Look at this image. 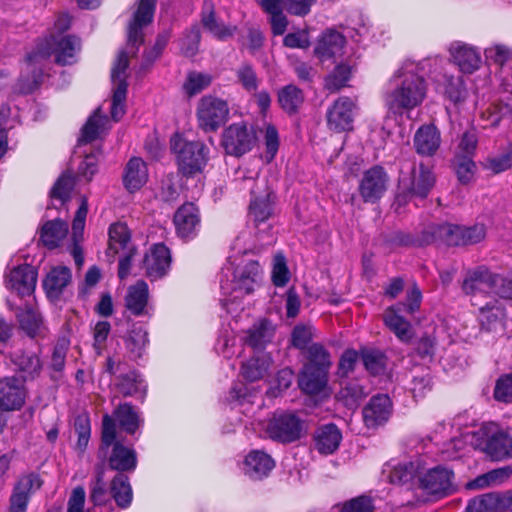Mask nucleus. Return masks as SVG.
Returning <instances> with one entry per match:
<instances>
[{
    "mask_svg": "<svg viewBox=\"0 0 512 512\" xmlns=\"http://www.w3.org/2000/svg\"><path fill=\"white\" fill-rule=\"evenodd\" d=\"M250 181L253 182V186L251 188L249 216L255 223L258 232L251 245H243L246 236H249L248 233L240 234L234 245L239 248L238 253L243 255L267 254L270 247L275 243V237L272 233H266V227L261 229L260 225H266V222L273 217L276 208V194L265 177H257L256 179H250Z\"/></svg>",
    "mask_w": 512,
    "mask_h": 512,
    "instance_id": "f257e3e1",
    "label": "nucleus"
},
{
    "mask_svg": "<svg viewBox=\"0 0 512 512\" xmlns=\"http://www.w3.org/2000/svg\"><path fill=\"white\" fill-rule=\"evenodd\" d=\"M486 232V226L482 223L471 226L442 223L428 226L417 237L397 232L393 241L400 246L412 247H421L436 242L447 246H467L481 242L486 237Z\"/></svg>",
    "mask_w": 512,
    "mask_h": 512,
    "instance_id": "f03ea898",
    "label": "nucleus"
},
{
    "mask_svg": "<svg viewBox=\"0 0 512 512\" xmlns=\"http://www.w3.org/2000/svg\"><path fill=\"white\" fill-rule=\"evenodd\" d=\"M416 62L406 60L395 72L385 103L395 114H402L419 106L426 97V83L423 76L416 73Z\"/></svg>",
    "mask_w": 512,
    "mask_h": 512,
    "instance_id": "7ed1b4c3",
    "label": "nucleus"
},
{
    "mask_svg": "<svg viewBox=\"0 0 512 512\" xmlns=\"http://www.w3.org/2000/svg\"><path fill=\"white\" fill-rule=\"evenodd\" d=\"M80 39L72 36H56L51 34L42 40L26 57V63L32 73V83L37 86L43 78V62L52 55L59 65H71L76 62V53L80 50Z\"/></svg>",
    "mask_w": 512,
    "mask_h": 512,
    "instance_id": "20e7f679",
    "label": "nucleus"
},
{
    "mask_svg": "<svg viewBox=\"0 0 512 512\" xmlns=\"http://www.w3.org/2000/svg\"><path fill=\"white\" fill-rule=\"evenodd\" d=\"M97 458L102 465L107 461L111 470L119 473L132 472L137 467V454L132 448L123 445L117 438L115 423L109 414L102 417L101 442Z\"/></svg>",
    "mask_w": 512,
    "mask_h": 512,
    "instance_id": "39448f33",
    "label": "nucleus"
},
{
    "mask_svg": "<svg viewBox=\"0 0 512 512\" xmlns=\"http://www.w3.org/2000/svg\"><path fill=\"white\" fill-rule=\"evenodd\" d=\"M421 303L422 292L414 284L407 291L405 301L397 302L385 310L383 321L401 342L409 343L413 337L412 325L403 314L414 315L420 310Z\"/></svg>",
    "mask_w": 512,
    "mask_h": 512,
    "instance_id": "423d86ee",
    "label": "nucleus"
},
{
    "mask_svg": "<svg viewBox=\"0 0 512 512\" xmlns=\"http://www.w3.org/2000/svg\"><path fill=\"white\" fill-rule=\"evenodd\" d=\"M170 148L176 156L178 171L185 177L201 173L209 160V148L201 141H188L175 134Z\"/></svg>",
    "mask_w": 512,
    "mask_h": 512,
    "instance_id": "0eeeda50",
    "label": "nucleus"
},
{
    "mask_svg": "<svg viewBox=\"0 0 512 512\" xmlns=\"http://www.w3.org/2000/svg\"><path fill=\"white\" fill-rule=\"evenodd\" d=\"M305 421L296 413L277 411L268 421L266 432L273 441L290 444L301 439L306 433Z\"/></svg>",
    "mask_w": 512,
    "mask_h": 512,
    "instance_id": "6e6552de",
    "label": "nucleus"
},
{
    "mask_svg": "<svg viewBox=\"0 0 512 512\" xmlns=\"http://www.w3.org/2000/svg\"><path fill=\"white\" fill-rule=\"evenodd\" d=\"M478 446L492 460L512 458V436L495 423H488L480 428Z\"/></svg>",
    "mask_w": 512,
    "mask_h": 512,
    "instance_id": "1a4fd4ad",
    "label": "nucleus"
},
{
    "mask_svg": "<svg viewBox=\"0 0 512 512\" xmlns=\"http://www.w3.org/2000/svg\"><path fill=\"white\" fill-rule=\"evenodd\" d=\"M435 184V175L424 164H420L417 168L413 165L409 177H402L400 180V188L402 193L397 195L399 203H406L412 197L424 199L427 197Z\"/></svg>",
    "mask_w": 512,
    "mask_h": 512,
    "instance_id": "9d476101",
    "label": "nucleus"
},
{
    "mask_svg": "<svg viewBox=\"0 0 512 512\" xmlns=\"http://www.w3.org/2000/svg\"><path fill=\"white\" fill-rule=\"evenodd\" d=\"M155 4L153 0H141L139 6L134 13L133 20L129 23L127 30L126 51L128 58L134 56L139 47L144 43L143 28L152 22Z\"/></svg>",
    "mask_w": 512,
    "mask_h": 512,
    "instance_id": "9b49d317",
    "label": "nucleus"
},
{
    "mask_svg": "<svg viewBox=\"0 0 512 512\" xmlns=\"http://www.w3.org/2000/svg\"><path fill=\"white\" fill-rule=\"evenodd\" d=\"M229 116V108L226 101L213 97L204 96L197 108L199 126L206 132L216 131L222 126Z\"/></svg>",
    "mask_w": 512,
    "mask_h": 512,
    "instance_id": "f8f14e48",
    "label": "nucleus"
},
{
    "mask_svg": "<svg viewBox=\"0 0 512 512\" xmlns=\"http://www.w3.org/2000/svg\"><path fill=\"white\" fill-rule=\"evenodd\" d=\"M128 66L129 61L127 52L119 51L116 62L111 71V79L114 84L111 116L115 121L120 120L125 113L124 103L128 87L126 82V70Z\"/></svg>",
    "mask_w": 512,
    "mask_h": 512,
    "instance_id": "ddd939ff",
    "label": "nucleus"
},
{
    "mask_svg": "<svg viewBox=\"0 0 512 512\" xmlns=\"http://www.w3.org/2000/svg\"><path fill=\"white\" fill-rule=\"evenodd\" d=\"M256 143V134L244 123L227 127L222 136V145L227 154L240 157L249 152Z\"/></svg>",
    "mask_w": 512,
    "mask_h": 512,
    "instance_id": "4468645a",
    "label": "nucleus"
},
{
    "mask_svg": "<svg viewBox=\"0 0 512 512\" xmlns=\"http://www.w3.org/2000/svg\"><path fill=\"white\" fill-rule=\"evenodd\" d=\"M388 175L380 166L367 170L359 183V193L366 203L377 202L386 192Z\"/></svg>",
    "mask_w": 512,
    "mask_h": 512,
    "instance_id": "2eb2a0df",
    "label": "nucleus"
},
{
    "mask_svg": "<svg viewBox=\"0 0 512 512\" xmlns=\"http://www.w3.org/2000/svg\"><path fill=\"white\" fill-rule=\"evenodd\" d=\"M392 410L393 404L387 394L372 396L362 411L365 426L368 429H377L383 426L388 422Z\"/></svg>",
    "mask_w": 512,
    "mask_h": 512,
    "instance_id": "dca6fc26",
    "label": "nucleus"
},
{
    "mask_svg": "<svg viewBox=\"0 0 512 512\" xmlns=\"http://www.w3.org/2000/svg\"><path fill=\"white\" fill-rule=\"evenodd\" d=\"M233 269V280L247 294L254 291V285L261 281L262 270L258 261L253 259L234 258L228 261Z\"/></svg>",
    "mask_w": 512,
    "mask_h": 512,
    "instance_id": "f3484780",
    "label": "nucleus"
},
{
    "mask_svg": "<svg viewBox=\"0 0 512 512\" xmlns=\"http://www.w3.org/2000/svg\"><path fill=\"white\" fill-rule=\"evenodd\" d=\"M200 22L203 28L219 41L232 38L237 31V26L227 25L217 17L213 0H203Z\"/></svg>",
    "mask_w": 512,
    "mask_h": 512,
    "instance_id": "a211bd4d",
    "label": "nucleus"
},
{
    "mask_svg": "<svg viewBox=\"0 0 512 512\" xmlns=\"http://www.w3.org/2000/svg\"><path fill=\"white\" fill-rule=\"evenodd\" d=\"M355 102L346 96H341L327 110V123L331 130L341 132L350 130L354 119Z\"/></svg>",
    "mask_w": 512,
    "mask_h": 512,
    "instance_id": "6ab92c4d",
    "label": "nucleus"
},
{
    "mask_svg": "<svg viewBox=\"0 0 512 512\" xmlns=\"http://www.w3.org/2000/svg\"><path fill=\"white\" fill-rule=\"evenodd\" d=\"M453 477L452 470L438 466L428 470L419 481L427 493L443 497L453 492Z\"/></svg>",
    "mask_w": 512,
    "mask_h": 512,
    "instance_id": "aec40b11",
    "label": "nucleus"
},
{
    "mask_svg": "<svg viewBox=\"0 0 512 512\" xmlns=\"http://www.w3.org/2000/svg\"><path fill=\"white\" fill-rule=\"evenodd\" d=\"M41 485L42 481L37 474L30 473L21 477L14 486L10 497L9 512H26L31 493L39 489Z\"/></svg>",
    "mask_w": 512,
    "mask_h": 512,
    "instance_id": "412c9836",
    "label": "nucleus"
},
{
    "mask_svg": "<svg viewBox=\"0 0 512 512\" xmlns=\"http://www.w3.org/2000/svg\"><path fill=\"white\" fill-rule=\"evenodd\" d=\"M449 52L454 63L463 73L471 74L480 68L481 53L478 48L461 41H455L450 44Z\"/></svg>",
    "mask_w": 512,
    "mask_h": 512,
    "instance_id": "4be33fe9",
    "label": "nucleus"
},
{
    "mask_svg": "<svg viewBox=\"0 0 512 512\" xmlns=\"http://www.w3.org/2000/svg\"><path fill=\"white\" fill-rule=\"evenodd\" d=\"M176 232L181 238H193L200 230L199 209L193 203H184L174 215Z\"/></svg>",
    "mask_w": 512,
    "mask_h": 512,
    "instance_id": "5701e85b",
    "label": "nucleus"
},
{
    "mask_svg": "<svg viewBox=\"0 0 512 512\" xmlns=\"http://www.w3.org/2000/svg\"><path fill=\"white\" fill-rule=\"evenodd\" d=\"M108 250L117 256H134L136 249L131 241V232L123 222L110 225L108 230Z\"/></svg>",
    "mask_w": 512,
    "mask_h": 512,
    "instance_id": "b1692460",
    "label": "nucleus"
},
{
    "mask_svg": "<svg viewBox=\"0 0 512 512\" xmlns=\"http://www.w3.org/2000/svg\"><path fill=\"white\" fill-rule=\"evenodd\" d=\"M16 376L0 380V407L6 411L20 409L25 401V391Z\"/></svg>",
    "mask_w": 512,
    "mask_h": 512,
    "instance_id": "393cba45",
    "label": "nucleus"
},
{
    "mask_svg": "<svg viewBox=\"0 0 512 512\" xmlns=\"http://www.w3.org/2000/svg\"><path fill=\"white\" fill-rule=\"evenodd\" d=\"M345 43V37L341 33L335 30H327L318 39L314 54L321 62H325L341 56Z\"/></svg>",
    "mask_w": 512,
    "mask_h": 512,
    "instance_id": "a878e982",
    "label": "nucleus"
},
{
    "mask_svg": "<svg viewBox=\"0 0 512 512\" xmlns=\"http://www.w3.org/2000/svg\"><path fill=\"white\" fill-rule=\"evenodd\" d=\"M413 143L419 155L433 156L441 144L440 131L434 124H424L415 132Z\"/></svg>",
    "mask_w": 512,
    "mask_h": 512,
    "instance_id": "bb28decb",
    "label": "nucleus"
},
{
    "mask_svg": "<svg viewBox=\"0 0 512 512\" xmlns=\"http://www.w3.org/2000/svg\"><path fill=\"white\" fill-rule=\"evenodd\" d=\"M275 467L273 458L262 450H252L244 461V471L253 480L267 477Z\"/></svg>",
    "mask_w": 512,
    "mask_h": 512,
    "instance_id": "cd10ccee",
    "label": "nucleus"
},
{
    "mask_svg": "<svg viewBox=\"0 0 512 512\" xmlns=\"http://www.w3.org/2000/svg\"><path fill=\"white\" fill-rule=\"evenodd\" d=\"M36 281L37 271L32 265H19L10 273V286L20 296H30L34 292Z\"/></svg>",
    "mask_w": 512,
    "mask_h": 512,
    "instance_id": "c85d7f7f",
    "label": "nucleus"
},
{
    "mask_svg": "<svg viewBox=\"0 0 512 512\" xmlns=\"http://www.w3.org/2000/svg\"><path fill=\"white\" fill-rule=\"evenodd\" d=\"M72 273L68 267L52 268L43 281V287L49 299L58 300L64 289L71 283Z\"/></svg>",
    "mask_w": 512,
    "mask_h": 512,
    "instance_id": "c756f323",
    "label": "nucleus"
},
{
    "mask_svg": "<svg viewBox=\"0 0 512 512\" xmlns=\"http://www.w3.org/2000/svg\"><path fill=\"white\" fill-rule=\"evenodd\" d=\"M11 361L21 373L23 382L32 381L40 375L42 363L39 356L33 352L23 350L11 354Z\"/></svg>",
    "mask_w": 512,
    "mask_h": 512,
    "instance_id": "7c9ffc66",
    "label": "nucleus"
},
{
    "mask_svg": "<svg viewBox=\"0 0 512 512\" xmlns=\"http://www.w3.org/2000/svg\"><path fill=\"white\" fill-rule=\"evenodd\" d=\"M88 213V203L85 197L81 198L80 206L78 207L75 217L72 222V233L68 252L71 256H83L84 250L82 242L84 239V227Z\"/></svg>",
    "mask_w": 512,
    "mask_h": 512,
    "instance_id": "2f4dec72",
    "label": "nucleus"
},
{
    "mask_svg": "<svg viewBox=\"0 0 512 512\" xmlns=\"http://www.w3.org/2000/svg\"><path fill=\"white\" fill-rule=\"evenodd\" d=\"M328 371L314 366H303L298 379L300 389L309 395L320 393L327 384Z\"/></svg>",
    "mask_w": 512,
    "mask_h": 512,
    "instance_id": "473e14b6",
    "label": "nucleus"
},
{
    "mask_svg": "<svg viewBox=\"0 0 512 512\" xmlns=\"http://www.w3.org/2000/svg\"><path fill=\"white\" fill-rule=\"evenodd\" d=\"M109 416L113 418L116 428L118 424L129 435L135 434L143 424V419L130 403L119 404Z\"/></svg>",
    "mask_w": 512,
    "mask_h": 512,
    "instance_id": "72a5a7b5",
    "label": "nucleus"
},
{
    "mask_svg": "<svg viewBox=\"0 0 512 512\" xmlns=\"http://www.w3.org/2000/svg\"><path fill=\"white\" fill-rule=\"evenodd\" d=\"M148 285L145 281L139 280L136 284L130 286L125 296V306L134 316H144L147 314L148 305Z\"/></svg>",
    "mask_w": 512,
    "mask_h": 512,
    "instance_id": "f704fd0d",
    "label": "nucleus"
},
{
    "mask_svg": "<svg viewBox=\"0 0 512 512\" xmlns=\"http://www.w3.org/2000/svg\"><path fill=\"white\" fill-rule=\"evenodd\" d=\"M148 180L146 163L139 157L131 158L125 167L123 184L129 192L139 190Z\"/></svg>",
    "mask_w": 512,
    "mask_h": 512,
    "instance_id": "c9c22d12",
    "label": "nucleus"
},
{
    "mask_svg": "<svg viewBox=\"0 0 512 512\" xmlns=\"http://www.w3.org/2000/svg\"><path fill=\"white\" fill-rule=\"evenodd\" d=\"M495 273L491 272L485 266H479L466 272L462 282V290L465 294H474L482 287L491 289L495 279Z\"/></svg>",
    "mask_w": 512,
    "mask_h": 512,
    "instance_id": "e433bc0d",
    "label": "nucleus"
},
{
    "mask_svg": "<svg viewBox=\"0 0 512 512\" xmlns=\"http://www.w3.org/2000/svg\"><path fill=\"white\" fill-rule=\"evenodd\" d=\"M342 434L338 427L333 424H326L319 427L315 434V446L321 454H332L341 442Z\"/></svg>",
    "mask_w": 512,
    "mask_h": 512,
    "instance_id": "4c0bfd02",
    "label": "nucleus"
},
{
    "mask_svg": "<svg viewBox=\"0 0 512 512\" xmlns=\"http://www.w3.org/2000/svg\"><path fill=\"white\" fill-rule=\"evenodd\" d=\"M274 336L272 324L267 319L254 323L247 331L244 338L246 345L254 350H263Z\"/></svg>",
    "mask_w": 512,
    "mask_h": 512,
    "instance_id": "58836bf2",
    "label": "nucleus"
},
{
    "mask_svg": "<svg viewBox=\"0 0 512 512\" xmlns=\"http://www.w3.org/2000/svg\"><path fill=\"white\" fill-rule=\"evenodd\" d=\"M261 9L270 16L271 29L274 35H283L288 26L284 14L283 0H255Z\"/></svg>",
    "mask_w": 512,
    "mask_h": 512,
    "instance_id": "ea45409f",
    "label": "nucleus"
},
{
    "mask_svg": "<svg viewBox=\"0 0 512 512\" xmlns=\"http://www.w3.org/2000/svg\"><path fill=\"white\" fill-rule=\"evenodd\" d=\"M16 317L21 329L31 338L43 335L44 324L40 313L30 305L17 308Z\"/></svg>",
    "mask_w": 512,
    "mask_h": 512,
    "instance_id": "a19ab883",
    "label": "nucleus"
},
{
    "mask_svg": "<svg viewBox=\"0 0 512 512\" xmlns=\"http://www.w3.org/2000/svg\"><path fill=\"white\" fill-rule=\"evenodd\" d=\"M304 99V92L294 84L285 85L277 92V102L280 108L290 116L298 113Z\"/></svg>",
    "mask_w": 512,
    "mask_h": 512,
    "instance_id": "79ce46f5",
    "label": "nucleus"
},
{
    "mask_svg": "<svg viewBox=\"0 0 512 512\" xmlns=\"http://www.w3.org/2000/svg\"><path fill=\"white\" fill-rule=\"evenodd\" d=\"M68 234V224L61 219L47 221L41 229L40 240L48 249H54Z\"/></svg>",
    "mask_w": 512,
    "mask_h": 512,
    "instance_id": "37998d69",
    "label": "nucleus"
},
{
    "mask_svg": "<svg viewBox=\"0 0 512 512\" xmlns=\"http://www.w3.org/2000/svg\"><path fill=\"white\" fill-rule=\"evenodd\" d=\"M445 64L446 62L442 57H428L419 62H416V73H418L420 76H423L424 81L425 77H427L438 85L448 75L446 72H444Z\"/></svg>",
    "mask_w": 512,
    "mask_h": 512,
    "instance_id": "c03bdc74",
    "label": "nucleus"
},
{
    "mask_svg": "<svg viewBox=\"0 0 512 512\" xmlns=\"http://www.w3.org/2000/svg\"><path fill=\"white\" fill-rule=\"evenodd\" d=\"M125 347L133 360L141 358L149 342L148 332L141 326L133 325L124 337Z\"/></svg>",
    "mask_w": 512,
    "mask_h": 512,
    "instance_id": "a18cd8bd",
    "label": "nucleus"
},
{
    "mask_svg": "<svg viewBox=\"0 0 512 512\" xmlns=\"http://www.w3.org/2000/svg\"><path fill=\"white\" fill-rule=\"evenodd\" d=\"M110 492L118 507L125 509L130 506L133 498V492L129 483V478L125 474L118 473L112 479Z\"/></svg>",
    "mask_w": 512,
    "mask_h": 512,
    "instance_id": "49530a36",
    "label": "nucleus"
},
{
    "mask_svg": "<svg viewBox=\"0 0 512 512\" xmlns=\"http://www.w3.org/2000/svg\"><path fill=\"white\" fill-rule=\"evenodd\" d=\"M366 394L364 387L360 385L358 381L352 380L347 381L343 386H341L336 398L345 407L353 410L359 406Z\"/></svg>",
    "mask_w": 512,
    "mask_h": 512,
    "instance_id": "de8ad7c7",
    "label": "nucleus"
},
{
    "mask_svg": "<svg viewBox=\"0 0 512 512\" xmlns=\"http://www.w3.org/2000/svg\"><path fill=\"white\" fill-rule=\"evenodd\" d=\"M114 385L123 396H135L142 391V380L135 370L124 371L118 374Z\"/></svg>",
    "mask_w": 512,
    "mask_h": 512,
    "instance_id": "09e8293b",
    "label": "nucleus"
},
{
    "mask_svg": "<svg viewBox=\"0 0 512 512\" xmlns=\"http://www.w3.org/2000/svg\"><path fill=\"white\" fill-rule=\"evenodd\" d=\"M438 86H443L445 96L454 105L462 103L468 94L461 76L447 75Z\"/></svg>",
    "mask_w": 512,
    "mask_h": 512,
    "instance_id": "8fccbe9b",
    "label": "nucleus"
},
{
    "mask_svg": "<svg viewBox=\"0 0 512 512\" xmlns=\"http://www.w3.org/2000/svg\"><path fill=\"white\" fill-rule=\"evenodd\" d=\"M478 318L483 330L487 332L495 331L502 323L504 311L496 304H486L479 309Z\"/></svg>",
    "mask_w": 512,
    "mask_h": 512,
    "instance_id": "3c124183",
    "label": "nucleus"
},
{
    "mask_svg": "<svg viewBox=\"0 0 512 512\" xmlns=\"http://www.w3.org/2000/svg\"><path fill=\"white\" fill-rule=\"evenodd\" d=\"M361 359L365 369L374 376L385 373L387 366L386 355L375 349H365L361 351Z\"/></svg>",
    "mask_w": 512,
    "mask_h": 512,
    "instance_id": "603ef678",
    "label": "nucleus"
},
{
    "mask_svg": "<svg viewBox=\"0 0 512 512\" xmlns=\"http://www.w3.org/2000/svg\"><path fill=\"white\" fill-rule=\"evenodd\" d=\"M352 66L348 63H339L334 70L325 78V89L329 92H336L344 87L350 79Z\"/></svg>",
    "mask_w": 512,
    "mask_h": 512,
    "instance_id": "864d4df0",
    "label": "nucleus"
},
{
    "mask_svg": "<svg viewBox=\"0 0 512 512\" xmlns=\"http://www.w3.org/2000/svg\"><path fill=\"white\" fill-rule=\"evenodd\" d=\"M305 357L308 361L304 366L323 368L324 371H328L331 366L330 354L322 344H310L305 350Z\"/></svg>",
    "mask_w": 512,
    "mask_h": 512,
    "instance_id": "5fc2aeb1",
    "label": "nucleus"
},
{
    "mask_svg": "<svg viewBox=\"0 0 512 512\" xmlns=\"http://www.w3.org/2000/svg\"><path fill=\"white\" fill-rule=\"evenodd\" d=\"M201 31L198 24L187 29L180 39V50L185 57H194L199 52Z\"/></svg>",
    "mask_w": 512,
    "mask_h": 512,
    "instance_id": "6e6d98bb",
    "label": "nucleus"
},
{
    "mask_svg": "<svg viewBox=\"0 0 512 512\" xmlns=\"http://www.w3.org/2000/svg\"><path fill=\"white\" fill-rule=\"evenodd\" d=\"M90 501L95 506H101L109 501V494L104 482V467L97 465L95 480L91 483Z\"/></svg>",
    "mask_w": 512,
    "mask_h": 512,
    "instance_id": "4d7b16f0",
    "label": "nucleus"
},
{
    "mask_svg": "<svg viewBox=\"0 0 512 512\" xmlns=\"http://www.w3.org/2000/svg\"><path fill=\"white\" fill-rule=\"evenodd\" d=\"M74 179L68 173H63L58 180L55 182L50 191V197L52 200L60 201L61 205H64L70 200L71 192L74 188Z\"/></svg>",
    "mask_w": 512,
    "mask_h": 512,
    "instance_id": "13d9d810",
    "label": "nucleus"
},
{
    "mask_svg": "<svg viewBox=\"0 0 512 512\" xmlns=\"http://www.w3.org/2000/svg\"><path fill=\"white\" fill-rule=\"evenodd\" d=\"M172 258H143L142 265L146 276L151 280H157L165 276L170 269Z\"/></svg>",
    "mask_w": 512,
    "mask_h": 512,
    "instance_id": "bf43d9fd",
    "label": "nucleus"
},
{
    "mask_svg": "<svg viewBox=\"0 0 512 512\" xmlns=\"http://www.w3.org/2000/svg\"><path fill=\"white\" fill-rule=\"evenodd\" d=\"M100 108H97L94 113L88 118L87 122L82 128L79 143H90L97 139L103 126L104 117L100 115Z\"/></svg>",
    "mask_w": 512,
    "mask_h": 512,
    "instance_id": "052dcab7",
    "label": "nucleus"
},
{
    "mask_svg": "<svg viewBox=\"0 0 512 512\" xmlns=\"http://www.w3.org/2000/svg\"><path fill=\"white\" fill-rule=\"evenodd\" d=\"M268 365L264 359L259 357L251 358L243 363L241 373L243 377L249 381L254 382L262 379L266 374Z\"/></svg>",
    "mask_w": 512,
    "mask_h": 512,
    "instance_id": "680f3d73",
    "label": "nucleus"
},
{
    "mask_svg": "<svg viewBox=\"0 0 512 512\" xmlns=\"http://www.w3.org/2000/svg\"><path fill=\"white\" fill-rule=\"evenodd\" d=\"M417 474L415 465L412 462L398 464L390 473V482L397 485L411 483Z\"/></svg>",
    "mask_w": 512,
    "mask_h": 512,
    "instance_id": "e2e57ef3",
    "label": "nucleus"
},
{
    "mask_svg": "<svg viewBox=\"0 0 512 512\" xmlns=\"http://www.w3.org/2000/svg\"><path fill=\"white\" fill-rule=\"evenodd\" d=\"M212 78L209 74L191 72L184 83V89L189 96L196 95L211 84Z\"/></svg>",
    "mask_w": 512,
    "mask_h": 512,
    "instance_id": "0e129e2a",
    "label": "nucleus"
},
{
    "mask_svg": "<svg viewBox=\"0 0 512 512\" xmlns=\"http://www.w3.org/2000/svg\"><path fill=\"white\" fill-rule=\"evenodd\" d=\"M493 396L498 402L512 403V373L502 375L496 381Z\"/></svg>",
    "mask_w": 512,
    "mask_h": 512,
    "instance_id": "69168bd1",
    "label": "nucleus"
},
{
    "mask_svg": "<svg viewBox=\"0 0 512 512\" xmlns=\"http://www.w3.org/2000/svg\"><path fill=\"white\" fill-rule=\"evenodd\" d=\"M465 512H495L492 492L484 493L470 499Z\"/></svg>",
    "mask_w": 512,
    "mask_h": 512,
    "instance_id": "338daca9",
    "label": "nucleus"
},
{
    "mask_svg": "<svg viewBox=\"0 0 512 512\" xmlns=\"http://www.w3.org/2000/svg\"><path fill=\"white\" fill-rule=\"evenodd\" d=\"M374 509L373 499L361 495L343 503L340 512H373Z\"/></svg>",
    "mask_w": 512,
    "mask_h": 512,
    "instance_id": "774afa93",
    "label": "nucleus"
}]
</instances>
